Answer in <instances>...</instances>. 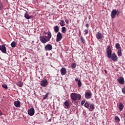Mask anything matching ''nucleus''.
Listing matches in <instances>:
<instances>
[{"instance_id":"22","label":"nucleus","mask_w":125,"mask_h":125,"mask_svg":"<svg viewBox=\"0 0 125 125\" xmlns=\"http://www.w3.org/2000/svg\"><path fill=\"white\" fill-rule=\"evenodd\" d=\"M60 25L61 27H63V26H65V21L63 20H62L60 22Z\"/></svg>"},{"instance_id":"10","label":"nucleus","mask_w":125,"mask_h":125,"mask_svg":"<svg viewBox=\"0 0 125 125\" xmlns=\"http://www.w3.org/2000/svg\"><path fill=\"white\" fill-rule=\"evenodd\" d=\"M0 50L1 51L2 53H6V47H5V44L0 45Z\"/></svg>"},{"instance_id":"35","label":"nucleus","mask_w":125,"mask_h":125,"mask_svg":"<svg viewBox=\"0 0 125 125\" xmlns=\"http://www.w3.org/2000/svg\"><path fill=\"white\" fill-rule=\"evenodd\" d=\"M122 92L123 93H124V94H125V88H123L122 89Z\"/></svg>"},{"instance_id":"32","label":"nucleus","mask_w":125,"mask_h":125,"mask_svg":"<svg viewBox=\"0 0 125 125\" xmlns=\"http://www.w3.org/2000/svg\"><path fill=\"white\" fill-rule=\"evenodd\" d=\"M2 87H3V88H5V89H7V88H8V87H7L6 84H2Z\"/></svg>"},{"instance_id":"31","label":"nucleus","mask_w":125,"mask_h":125,"mask_svg":"<svg viewBox=\"0 0 125 125\" xmlns=\"http://www.w3.org/2000/svg\"><path fill=\"white\" fill-rule=\"evenodd\" d=\"M90 108L91 110H94L95 107H94V104H93L90 105Z\"/></svg>"},{"instance_id":"33","label":"nucleus","mask_w":125,"mask_h":125,"mask_svg":"<svg viewBox=\"0 0 125 125\" xmlns=\"http://www.w3.org/2000/svg\"><path fill=\"white\" fill-rule=\"evenodd\" d=\"M84 107H85L86 108H88V107H89V104H88V103L86 102L84 104Z\"/></svg>"},{"instance_id":"6","label":"nucleus","mask_w":125,"mask_h":125,"mask_svg":"<svg viewBox=\"0 0 125 125\" xmlns=\"http://www.w3.org/2000/svg\"><path fill=\"white\" fill-rule=\"evenodd\" d=\"M107 57L108 58H111V56L112 55V50H111V46H108L106 49Z\"/></svg>"},{"instance_id":"40","label":"nucleus","mask_w":125,"mask_h":125,"mask_svg":"<svg viewBox=\"0 0 125 125\" xmlns=\"http://www.w3.org/2000/svg\"><path fill=\"white\" fill-rule=\"evenodd\" d=\"M43 33L45 35H47V32H45V31H44Z\"/></svg>"},{"instance_id":"26","label":"nucleus","mask_w":125,"mask_h":125,"mask_svg":"<svg viewBox=\"0 0 125 125\" xmlns=\"http://www.w3.org/2000/svg\"><path fill=\"white\" fill-rule=\"evenodd\" d=\"M66 27H62V33H63V34H65L66 33Z\"/></svg>"},{"instance_id":"39","label":"nucleus","mask_w":125,"mask_h":125,"mask_svg":"<svg viewBox=\"0 0 125 125\" xmlns=\"http://www.w3.org/2000/svg\"><path fill=\"white\" fill-rule=\"evenodd\" d=\"M2 112H1V111L0 109V116H2Z\"/></svg>"},{"instance_id":"42","label":"nucleus","mask_w":125,"mask_h":125,"mask_svg":"<svg viewBox=\"0 0 125 125\" xmlns=\"http://www.w3.org/2000/svg\"><path fill=\"white\" fill-rule=\"evenodd\" d=\"M124 88H125V87Z\"/></svg>"},{"instance_id":"41","label":"nucleus","mask_w":125,"mask_h":125,"mask_svg":"<svg viewBox=\"0 0 125 125\" xmlns=\"http://www.w3.org/2000/svg\"><path fill=\"white\" fill-rule=\"evenodd\" d=\"M104 72H105V74H107V70H104Z\"/></svg>"},{"instance_id":"9","label":"nucleus","mask_w":125,"mask_h":125,"mask_svg":"<svg viewBox=\"0 0 125 125\" xmlns=\"http://www.w3.org/2000/svg\"><path fill=\"white\" fill-rule=\"evenodd\" d=\"M28 114L29 116H34L35 115V109L33 107L31 108L28 110Z\"/></svg>"},{"instance_id":"38","label":"nucleus","mask_w":125,"mask_h":125,"mask_svg":"<svg viewBox=\"0 0 125 125\" xmlns=\"http://www.w3.org/2000/svg\"><path fill=\"white\" fill-rule=\"evenodd\" d=\"M85 26L86 27V28H88V27H89V24H88V23H86Z\"/></svg>"},{"instance_id":"17","label":"nucleus","mask_w":125,"mask_h":125,"mask_svg":"<svg viewBox=\"0 0 125 125\" xmlns=\"http://www.w3.org/2000/svg\"><path fill=\"white\" fill-rule=\"evenodd\" d=\"M115 48H116L118 51L119 50H122V47H121V45H120V43H117L115 45Z\"/></svg>"},{"instance_id":"34","label":"nucleus","mask_w":125,"mask_h":125,"mask_svg":"<svg viewBox=\"0 0 125 125\" xmlns=\"http://www.w3.org/2000/svg\"><path fill=\"white\" fill-rule=\"evenodd\" d=\"M84 32V35H87V34H88V29H85Z\"/></svg>"},{"instance_id":"20","label":"nucleus","mask_w":125,"mask_h":125,"mask_svg":"<svg viewBox=\"0 0 125 125\" xmlns=\"http://www.w3.org/2000/svg\"><path fill=\"white\" fill-rule=\"evenodd\" d=\"M124 109V104L122 103H120L119 104V110L122 111Z\"/></svg>"},{"instance_id":"14","label":"nucleus","mask_w":125,"mask_h":125,"mask_svg":"<svg viewBox=\"0 0 125 125\" xmlns=\"http://www.w3.org/2000/svg\"><path fill=\"white\" fill-rule=\"evenodd\" d=\"M117 81L120 84H124L125 83V79H124L123 77H119Z\"/></svg>"},{"instance_id":"11","label":"nucleus","mask_w":125,"mask_h":125,"mask_svg":"<svg viewBox=\"0 0 125 125\" xmlns=\"http://www.w3.org/2000/svg\"><path fill=\"white\" fill-rule=\"evenodd\" d=\"M110 58H111L112 61L116 62V61H118V59L119 58H118V56H117V55H116V54L113 53L111 56Z\"/></svg>"},{"instance_id":"37","label":"nucleus","mask_w":125,"mask_h":125,"mask_svg":"<svg viewBox=\"0 0 125 125\" xmlns=\"http://www.w3.org/2000/svg\"><path fill=\"white\" fill-rule=\"evenodd\" d=\"M65 22L66 23V24H69V21L68 20V19H65Z\"/></svg>"},{"instance_id":"15","label":"nucleus","mask_w":125,"mask_h":125,"mask_svg":"<svg viewBox=\"0 0 125 125\" xmlns=\"http://www.w3.org/2000/svg\"><path fill=\"white\" fill-rule=\"evenodd\" d=\"M75 81L78 82V86L79 87H81L82 86V81H81L80 80H79V79H78V78H76L75 79Z\"/></svg>"},{"instance_id":"30","label":"nucleus","mask_w":125,"mask_h":125,"mask_svg":"<svg viewBox=\"0 0 125 125\" xmlns=\"http://www.w3.org/2000/svg\"><path fill=\"white\" fill-rule=\"evenodd\" d=\"M115 121L117 122V123H119L120 122V118L118 116H115Z\"/></svg>"},{"instance_id":"21","label":"nucleus","mask_w":125,"mask_h":125,"mask_svg":"<svg viewBox=\"0 0 125 125\" xmlns=\"http://www.w3.org/2000/svg\"><path fill=\"white\" fill-rule=\"evenodd\" d=\"M64 106H65V107H67V108H68V107H69L70 106V103L68 101H65L64 103Z\"/></svg>"},{"instance_id":"2","label":"nucleus","mask_w":125,"mask_h":125,"mask_svg":"<svg viewBox=\"0 0 125 125\" xmlns=\"http://www.w3.org/2000/svg\"><path fill=\"white\" fill-rule=\"evenodd\" d=\"M70 98L73 101L81 100V99H82V95L76 93H72L70 94Z\"/></svg>"},{"instance_id":"1","label":"nucleus","mask_w":125,"mask_h":125,"mask_svg":"<svg viewBox=\"0 0 125 125\" xmlns=\"http://www.w3.org/2000/svg\"><path fill=\"white\" fill-rule=\"evenodd\" d=\"M52 37V35L51 34V32L49 31L47 32V36H42L40 37V39L42 43H46L47 42H49V41H50Z\"/></svg>"},{"instance_id":"27","label":"nucleus","mask_w":125,"mask_h":125,"mask_svg":"<svg viewBox=\"0 0 125 125\" xmlns=\"http://www.w3.org/2000/svg\"><path fill=\"white\" fill-rule=\"evenodd\" d=\"M117 54L119 57H121V56H122V50L118 51Z\"/></svg>"},{"instance_id":"28","label":"nucleus","mask_w":125,"mask_h":125,"mask_svg":"<svg viewBox=\"0 0 125 125\" xmlns=\"http://www.w3.org/2000/svg\"><path fill=\"white\" fill-rule=\"evenodd\" d=\"M48 95H49V93H47L44 97L43 98V100H45V99H47V97H48Z\"/></svg>"},{"instance_id":"7","label":"nucleus","mask_w":125,"mask_h":125,"mask_svg":"<svg viewBox=\"0 0 125 125\" xmlns=\"http://www.w3.org/2000/svg\"><path fill=\"white\" fill-rule=\"evenodd\" d=\"M41 86H43V87L47 86V85H48V81H47V80H43L41 81Z\"/></svg>"},{"instance_id":"24","label":"nucleus","mask_w":125,"mask_h":125,"mask_svg":"<svg viewBox=\"0 0 125 125\" xmlns=\"http://www.w3.org/2000/svg\"><path fill=\"white\" fill-rule=\"evenodd\" d=\"M80 40L82 43H85V40H84V38H83V37L82 36H81Z\"/></svg>"},{"instance_id":"13","label":"nucleus","mask_w":125,"mask_h":125,"mask_svg":"<svg viewBox=\"0 0 125 125\" xmlns=\"http://www.w3.org/2000/svg\"><path fill=\"white\" fill-rule=\"evenodd\" d=\"M61 74L62 76H64L67 74V70L65 67H62L61 69Z\"/></svg>"},{"instance_id":"3","label":"nucleus","mask_w":125,"mask_h":125,"mask_svg":"<svg viewBox=\"0 0 125 125\" xmlns=\"http://www.w3.org/2000/svg\"><path fill=\"white\" fill-rule=\"evenodd\" d=\"M116 15L119 16V15H120V11H117L116 9L112 10L111 13V18L114 19L116 17Z\"/></svg>"},{"instance_id":"8","label":"nucleus","mask_w":125,"mask_h":125,"mask_svg":"<svg viewBox=\"0 0 125 125\" xmlns=\"http://www.w3.org/2000/svg\"><path fill=\"white\" fill-rule=\"evenodd\" d=\"M44 49L45 51H50V50H52V45L50 44H47L45 45Z\"/></svg>"},{"instance_id":"23","label":"nucleus","mask_w":125,"mask_h":125,"mask_svg":"<svg viewBox=\"0 0 125 125\" xmlns=\"http://www.w3.org/2000/svg\"><path fill=\"white\" fill-rule=\"evenodd\" d=\"M11 46H12V47H16V42L13 41L11 43Z\"/></svg>"},{"instance_id":"16","label":"nucleus","mask_w":125,"mask_h":125,"mask_svg":"<svg viewBox=\"0 0 125 125\" xmlns=\"http://www.w3.org/2000/svg\"><path fill=\"white\" fill-rule=\"evenodd\" d=\"M14 104L15 106L16 107H17V108H19V107H20V106H21L20 101H15L14 103Z\"/></svg>"},{"instance_id":"18","label":"nucleus","mask_w":125,"mask_h":125,"mask_svg":"<svg viewBox=\"0 0 125 125\" xmlns=\"http://www.w3.org/2000/svg\"><path fill=\"white\" fill-rule=\"evenodd\" d=\"M54 31L55 33H59V26H58V25L54 26Z\"/></svg>"},{"instance_id":"19","label":"nucleus","mask_w":125,"mask_h":125,"mask_svg":"<svg viewBox=\"0 0 125 125\" xmlns=\"http://www.w3.org/2000/svg\"><path fill=\"white\" fill-rule=\"evenodd\" d=\"M24 17L26 18V19H31V18H33V16H29L28 14V12H26V13L24 14Z\"/></svg>"},{"instance_id":"29","label":"nucleus","mask_w":125,"mask_h":125,"mask_svg":"<svg viewBox=\"0 0 125 125\" xmlns=\"http://www.w3.org/2000/svg\"><path fill=\"white\" fill-rule=\"evenodd\" d=\"M77 66V64L76 63H73L71 64V68L72 69H75L76 67Z\"/></svg>"},{"instance_id":"25","label":"nucleus","mask_w":125,"mask_h":125,"mask_svg":"<svg viewBox=\"0 0 125 125\" xmlns=\"http://www.w3.org/2000/svg\"><path fill=\"white\" fill-rule=\"evenodd\" d=\"M17 85L18 86H19L20 87H22V86H23V83L21 82H20L17 84Z\"/></svg>"},{"instance_id":"5","label":"nucleus","mask_w":125,"mask_h":125,"mask_svg":"<svg viewBox=\"0 0 125 125\" xmlns=\"http://www.w3.org/2000/svg\"><path fill=\"white\" fill-rule=\"evenodd\" d=\"M91 96H92L91 91L89 90L85 92V98L86 99H90V98H91Z\"/></svg>"},{"instance_id":"36","label":"nucleus","mask_w":125,"mask_h":125,"mask_svg":"<svg viewBox=\"0 0 125 125\" xmlns=\"http://www.w3.org/2000/svg\"><path fill=\"white\" fill-rule=\"evenodd\" d=\"M84 103H85V100H83L82 101H81V105H82V106L83 105V104H84Z\"/></svg>"},{"instance_id":"4","label":"nucleus","mask_w":125,"mask_h":125,"mask_svg":"<svg viewBox=\"0 0 125 125\" xmlns=\"http://www.w3.org/2000/svg\"><path fill=\"white\" fill-rule=\"evenodd\" d=\"M63 39V35L61 34V32H58L57 34L56 42H59L61 40Z\"/></svg>"},{"instance_id":"12","label":"nucleus","mask_w":125,"mask_h":125,"mask_svg":"<svg viewBox=\"0 0 125 125\" xmlns=\"http://www.w3.org/2000/svg\"><path fill=\"white\" fill-rule=\"evenodd\" d=\"M96 37L97 40H101V39H103V35L100 32H97L96 35Z\"/></svg>"}]
</instances>
